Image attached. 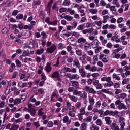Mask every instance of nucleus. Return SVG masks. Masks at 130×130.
Here are the masks:
<instances>
[{
	"instance_id": "6ab92c4d",
	"label": "nucleus",
	"mask_w": 130,
	"mask_h": 130,
	"mask_svg": "<svg viewBox=\"0 0 130 130\" xmlns=\"http://www.w3.org/2000/svg\"><path fill=\"white\" fill-rule=\"evenodd\" d=\"M21 103V99L20 98H16L14 101V104L15 105H18Z\"/></svg>"
},
{
	"instance_id": "58836bf2",
	"label": "nucleus",
	"mask_w": 130,
	"mask_h": 130,
	"mask_svg": "<svg viewBox=\"0 0 130 130\" xmlns=\"http://www.w3.org/2000/svg\"><path fill=\"white\" fill-rule=\"evenodd\" d=\"M63 69H64V71H65V73H71V68L69 67H64Z\"/></svg>"
},
{
	"instance_id": "680f3d73",
	"label": "nucleus",
	"mask_w": 130,
	"mask_h": 130,
	"mask_svg": "<svg viewBox=\"0 0 130 130\" xmlns=\"http://www.w3.org/2000/svg\"><path fill=\"white\" fill-rule=\"evenodd\" d=\"M93 42H96L95 45L96 46V47H98V45L100 44V42H99L98 39H95L94 40H93Z\"/></svg>"
},
{
	"instance_id": "f8f14e48",
	"label": "nucleus",
	"mask_w": 130,
	"mask_h": 130,
	"mask_svg": "<svg viewBox=\"0 0 130 130\" xmlns=\"http://www.w3.org/2000/svg\"><path fill=\"white\" fill-rule=\"evenodd\" d=\"M118 109H127V108L126 107V106L124 105V104L121 103L118 106Z\"/></svg>"
},
{
	"instance_id": "5701e85b",
	"label": "nucleus",
	"mask_w": 130,
	"mask_h": 130,
	"mask_svg": "<svg viewBox=\"0 0 130 130\" xmlns=\"http://www.w3.org/2000/svg\"><path fill=\"white\" fill-rule=\"evenodd\" d=\"M62 5L63 6H70L71 5V1L70 0H64Z\"/></svg>"
},
{
	"instance_id": "473e14b6",
	"label": "nucleus",
	"mask_w": 130,
	"mask_h": 130,
	"mask_svg": "<svg viewBox=\"0 0 130 130\" xmlns=\"http://www.w3.org/2000/svg\"><path fill=\"white\" fill-rule=\"evenodd\" d=\"M41 35H42L43 39H45L47 37V34H46V32L45 31H42L41 32Z\"/></svg>"
},
{
	"instance_id": "f03ea898",
	"label": "nucleus",
	"mask_w": 130,
	"mask_h": 130,
	"mask_svg": "<svg viewBox=\"0 0 130 130\" xmlns=\"http://www.w3.org/2000/svg\"><path fill=\"white\" fill-rule=\"evenodd\" d=\"M55 50H56V45H55L54 44H53L51 45V47L47 48L46 52L47 53L52 54L53 53Z\"/></svg>"
},
{
	"instance_id": "4468645a",
	"label": "nucleus",
	"mask_w": 130,
	"mask_h": 130,
	"mask_svg": "<svg viewBox=\"0 0 130 130\" xmlns=\"http://www.w3.org/2000/svg\"><path fill=\"white\" fill-rule=\"evenodd\" d=\"M118 114V112L116 110L113 111H110L109 115L110 116H116Z\"/></svg>"
},
{
	"instance_id": "0e129e2a",
	"label": "nucleus",
	"mask_w": 130,
	"mask_h": 130,
	"mask_svg": "<svg viewBox=\"0 0 130 130\" xmlns=\"http://www.w3.org/2000/svg\"><path fill=\"white\" fill-rule=\"evenodd\" d=\"M121 130H124L123 128H124V126H125V122H123L122 123H121Z\"/></svg>"
},
{
	"instance_id": "b1692460",
	"label": "nucleus",
	"mask_w": 130,
	"mask_h": 130,
	"mask_svg": "<svg viewBox=\"0 0 130 130\" xmlns=\"http://www.w3.org/2000/svg\"><path fill=\"white\" fill-rule=\"evenodd\" d=\"M69 98H70L71 100H72V101H73V102H77V101H78V99H77V98L74 96L69 95Z\"/></svg>"
},
{
	"instance_id": "f3484780",
	"label": "nucleus",
	"mask_w": 130,
	"mask_h": 130,
	"mask_svg": "<svg viewBox=\"0 0 130 130\" xmlns=\"http://www.w3.org/2000/svg\"><path fill=\"white\" fill-rule=\"evenodd\" d=\"M15 63L17 68H21L22 67V62L19 59L15 60Z\"/></svg>"
},
{
	"instance_id": "de8ad7c7",
	"label": "nucleus",
	"mask_w": 130,
	"mask_h": 130,
	"mask_svg": "<svg viewBox=\"0 0 130 130\" xmlns=\"http://www.w3.org/2000/svg\"><path fill=\"white\" fill-rule=\"evenodd\" d=\"M17 75H18V72L17 71H15L14 72H13L12 76V79H16V78L17 77Z\"/></svg>"
},
{
	"instance_id": "5fc2aeb1",
	"label": "nucleus",
	"mask_w": 130,
	"mask_h": 130,
	"mask_svg": "<svg viewBox=\"0 0 130 130\" xmlns=\"http://www.w3.org/2000/svg\"><path fill=\"white\" fill-rule=\"evenodd\" d=\"M34 125L36 127V128H38V127L40 126V124H39V121L34 122Z\"/></svg>"
},
{
	"instance_id": "ea45409f",
	"label": "nucleus",
	"mask_w": 130,
	"mask_h": 130,
	"mask_svg": "<svg viewBox=\"0 0 130 130\" xmlns=\"http://www.w3.org/2000/svg\"><path fill=\"white\" fill-rule=\"evenodd\" d=\"M44 14H45L44 11H40V14H39L40 18H42V19H44Z\"/></svg>"
},
{
	"instance_id": "603ef678",
	"label": "nucleus",
	"mask_w": 130,
	"mask_h": 130,
	"mask_svg": "<svg viewBox=\"0 0 130 130\" xmlns=\"http://www.w3.org/2000/svg\"><path fill=\"white\" fill-rule=\"evenodd\" d=\"M45 23H47L48 25H49L50 21V17H46L45 20Z\"/></svg>"
},
{
	"instance_id": "09e8293b",
	"label": "nucleus",
	"mask_w": 130,
	"mask_h": 130,
	"mask_svg": "<svg viewBox=\"0 0 130 130\" xmlns=\"http://www.w3.org/2000/svg\"><path fill=\"white\" fill-rule=\"evenodd\" d=\"M38 91V88L37 87H34L31 89V92L32 93H35L36 92H37Z\"/></svg>"
},
{
	"instance_id": "7ed1b4c3",
	"label": "nucleus",
	"mask_w": 130,
	"mask_h": 130,
	"mask_svg": "<svg viewBox=\"0 0 130 130\" xmlns=\"http://www.w3.org/2000/svg\"><path fill=\"white\" fill-rule=\"evenodd\" d=\"M84 89L88 94H96L97 92L95 91V89L93 87H90L89 86H85Z\"/></svg>"
},
{
	"instance_id": "423d86ee",
	"label": "nucleus",
	"mask_w": 130,
	"mask_h": 130,
	"mask_svg": "<svg viewBox=\"0 0 130 130\" xmlns=\"http://www.w3.org/2000/svg\"><path fill=\"white\" fill-rule=\"evenodd\" d=\"M72 64L73 67H76V68H77L78 69H80V68H81V64H80V61H79V60L77 59L74 60Z\"/></svg>"
},
{
	"instance_id": "79ce46f5",
	"label": "nucleus",
	"mask_w": 130,
	"mask_h": 130,
	"mask_svg": "<svg viewBox=\"0 0 130 130\" xmlns=\"http://www.w3.org/2000/svg\"><path fill=\"white\" fill-rule=\"evenodd\" d=\"M120 87V84H119V83L117 82L114 84V88L115 89H117Z\"/></svg>"
},
{
	"instance_id": "4be33fe9",
	"label": "nucleus",
	"mask_w": 130,
	"mask_h": 130,
	"mask_svg": "<svg viewBox=\"0 0 130 130\" xmlns=\"http://www.w3.org/2000/svg\"><path fill=\"white\" fill-rule=\"evenodd\" d=\"M23 18H24L23 14H18L16 17V20H21Z\"/></svg>"
},
{
	"instance_id": "8fccbe9b",
	"label": "nucleus",
	"mask_w": 130,
	"mask_h": 130,
	"mask_svg": "<svg viewBox=\"0 0 130 130\" xmlns=\"http://www.w3.org/2000/svg\"><path fill=\"white\" fill-rule=\"evenodd\" d=\"M69 116H71V117H75V114L73 112L69 111L68 113Z\"/></svg>"
},
{
	"instance_id": "4d7b16f0",
	"label": "nucleus",
	"mask_w": 130,
	"mask_h": 130,
	"mask_svg": "<svg viewBox=\"0 0 130 130\" xmlns=\"http://www.w3.org/2000/svg\"><path fill=\"white\" fill-rule=\"evenodd\" d=\"M76 53L77 54V55L81 56L82 55V50H76Z\"/></svg>"
},
{
	"instance_id": "c85d7f7f",
	"label": "nucleus",
	"mask_w": 130,
	"mask_h": 130,
	"mask_svg": "<svg viewBox=\"0 0 130 130\" xmlns=\"http://www.w3.org/2000/svg\"><path fill=\"white\" fill-rule=\"evenodd\" d=\"M64 19L65 20H67V21H72V20H73V17L72 16H70L68 15H66L64 16Z\"/></svg>"
},
{
	"instance_id": "c756f323",
	"label": "nucleus",
	"mask_w": 130,
	"mask_h": 130,
	"mask_svg": "<svg viewBox=\"0 0 130 130\" xmlns=\"http://www.w3.org/2000/svg\"><path fill=\"white\" fill-rule=\"evenodd\" d=\"M89 101L91 105H94V104H95V100L93 98H90L89 99Z\"/></svg>"
},
{
	"instance_id": "bb28decb",
	"label": "nucleus",
	"mask_w": 130,
	"mask_h": 130,
	"mask_svg": "<svg viewBox=\"0 0 130 130\" xmlns=\"http://www.w3.org/2000/svg\"><path fill=\"white\" fill-rule=\"evenodd\" d=\"M86 58L87 55L86 54H84L82 55L83 59L82 60V63H83V64H85V63H86L85 60Z\"/></svg>"
},
{
	"instance_id": "37998d69",
	"label": "nucleus",
	"mask_w": 130,
	"mask_h": 130,
	"mask_svg": "<svg viewBox=\"0 0 130 130\" xmlns=\"http://www.w3.org/2000/svg\"><path fill=\"white\" fill-rule=\"evenodd\" d=\"M18 13H20V11L15 10L13 11V12L12 13V16H17L18 15Z\"/></svg>"
},
{
	"instance_id": "49530a36",
	"label": "nucleus",
	"mask_w": 130,
	"mask_h": 130,
	"mask_svg": "<svg viewBox=\"0 0 130 130\" xmlns=\"http://www.w3.org/2000/svg\"><path fill=\"white\" fill-rule=\"evenodd\" d=\"M53 122L50 121L48 122V123L47 124V127H52L53 126Z\"/></svg>"
},
{
	"instance_id": "a19ab883",
	"label": "nucleus",
	"mask_w": 130,
	"mask_h": 130,
	"mask_svg": "<svg viewBox=\"0 0 130 130\" xmlns=\"http://www.w3.org/2000/svg\"><path fill=\"white\" fill-rule=\"evenodd\" d=\"M85 108L84 107H82L80 109V114L81 115H84L85 114Z\"/></svg>"
},
{
	"instance_id": "72a5a7b5",
	"label": "nucleus",
	"mask_w": 130,
	"mask_h": 130,
	"mask_svg": "<svg viewBox=\"0 0 130 130\" xmlns=\"http://www.w3.org/2000/svg\"><path fill=\"white\" fill-rule=\"evenodd\" d=\"M89 12L92 14H97L98 13V10L91 9L89 10Z\"/></svg>"
},
{
	"instance_id": "f257e3e1",
	"label": "nucleus",
	"mask_w": 130,
	"mask_h": 130,
	"mask_svg": "<svg viewBox=\"0 0 130 130\" xmlns=\"http://www.w3.org/2000/svg\"><path fill=\"white\" fill-rule=\"evenodd\" d=\"M24 28V23L20 22L18 25L13 24L12 26V29L14 31V34H18L20 32V30H23ZM19 29L20 30H19Z\"/></svg>"
},
{
	"instance_id": "338daca9",
	"label": "nucleus",
	"mask_w": 130,
	"mask_h": 130,
	"mask_svg": "<svg viewBox=\"0 0 130 130\" xmlns=\"http://www.w3.org/2000/svg\"><path fill=\"white\" fill-rule=\"evenodd\" d=\"M102 88V85H101V83H99L98 84L96 85V89L98 90H100Z\"/></svg>"
},
{
	"instance_id": "13d9d810",
	"label": "nucleus",
	"mask_w": 130,
	"mask_h": 130,
	"mask_svg": "<svg viewBox=\"0 0 130 130\" xmlns=\"http://www.w3.org/2000/svg\"><path fill=\"white\" fill-rule=\"evenodd\" d=\"M121 93V89H116V91L115 92V95H118V94H120Z\"/></svg>"
},
{
	"instance_id": "1a4fd4ad",
	"label": "nucleus",
	"mask_w": 130,
	"mask_h": 130,
	"mask_svg": "<svg viewBox=\"0 0 130 130\" xmlns=\"http://www.w3.org/2000/svg\"><path fill=\"white\" fill-rule=\"evenodd\" d=\"M71 83H72V87H74L78 89L79 88V82L77 81H71Z\"/></svg>"
},
{
	"instance_id": "4c0bfd02",
	"label": "nucleus",
	"mask_w": 130,
	"mask_h": 130,
	"mask_svg": "<svg viewBox=\"0 0 130 130\" xmlns=\"http://www.w3.org/2000/svg\"><path fill=\"white\" fill-rule=\"evenodd\" d=\"M59 58H60V57H57L56 62L54 64V67H59Z\"/></svg>"
},
{
	"instance_id": "dca6fc26",
	"label": "nucleus",
	"mask_w": 130,
	"mask_h": 130,
	"mask_svg": "<svg viewBox=\"0 0 130 130\" xmlns=\"http://www.w3.org/2000/svg\"><path fill=\"white\" fill-rule=\"evenodd\" d=\"M19 125H16L15 124H12V126L10 130H17L19 129Z\"/></svg>"
},
{
	"instance_id": "412c9836",
	"label": "nucleus",
	"mask_w": 130,
	"mask_h": 130,
	"mask_svg": "<svg viewBox=\"0 0 130 130\" xmlns=\"http://www.w3.org/2000/svg\"><path fill=\"white\" fill-rule=\"evenodd\" d=\"M121 50H122V48L121 47L115 49L113 51V54H116V53H118V52H119V51H121Z\"/></svg>"
},
{
	"instance_id": "393cba45",
	"label": "nucleus",
	"mask_w": 130,
	"mask_h": 130,
	"mask_svg": "<svg viewBox=\"0 0 130 130\" xmlns=\"http://www.w3.org/2000/svg\"><path fill=\"white\" fill-rule=\"evenodd\" d=\"M71 80H79V77H78V74H73L70 78Z\"/></svg>"
},
{
	"instance_id": "7c9ffc66",
	"label": "nucleus",
	"mask_w": 130,
	"mask_h": 130,
	"mask_svg": "<svg viewBox=\"0 0 130 130\" xmlns=\"http://www.w3.org/2000/svg\"><path fill=\"white\" fill-rule=\"evenodd\" d=\"M80 128L81 130L87 129V126H86V123H82L80 126Z\"/></svg>"
},
{
	"instance_id": "a878e982",
	"label": "nucleus",
	"mask_w": 130,
	"mask_h": 130,
	"mask_svg": "<svg viewBox=\"0 0 130 130\" xmlns=\"http://www.w3.org/2000/svg\"><path fill=\"white\" fill-rule=\"evenodd\" d=\"M43 110V108H42L39 109V110L38 111V115H39L40 116H42V115H43V114H44V112H42Z\"/></svg>"
},
{
	"instance_id": "9b49d317",
	"label": "nucleus",
	"mask_w": 130,
	"mask_h": 130,
	"mask_svg": "<svg viewBox=\"0 0 130 130\" xmlns=\"http://www.w3.org/2000/svg\"><path fill=\"white\" fill-rule=\"evenodd\" d=\"M62 32L63 33V35L66 36V37H70L71 35H72V32L68 31L67 30H63Z\"/></svg>"
},
{
	"instance_id": "bf43d9fd",
	"label": "nucleus",
	"mask_w": 130,
	"mask_h": 130,
	"mask_svg": "<svg viewBox=\"0 0 130 130\" xmlns=\"http://www.w3.org/2000/svg\"><path fill=\"white\" fill-rule=\"evenodd\" d=\"M102 62H104V63H106V62H108V57H104L102 59Z\"/></svg>"
},
{
	"instance_id": "052dcab7",
	"label": "nucleus",
	"mask_w": 130,
	"mask_h": 130,
	"mask_svg": "<svg viewBox=\"0 0 130 130\" xmlns=\"http://www.w3.org/2000/svg\"><path fill=\"white\" fill-rule=\"evenodd\" d=\"M122 21H123V18L120 17V18H118V19H117V22L118 24H120V23H121Z\"/></svg>"
},
{
	"instance_id": "2eb2a0df",
	"label": "nucleus",
	"mask_w": 130,
	"mask_h": 130,
	"mask_svg": "<svg viewBox=\"0 0 130 130\" xmlns=\"http://www.w3.org/2000/svg\"><path fill=\"white\" fill-rule=\"evenodd\" d=\"M86 39H84L83 37L80 38L78 39V43H86Z\"/></svg>"
},
{
	"instance_id": "2f4dec72",
	"label": "nucleus",
	"mask_w": 130,
	"mask_h": 130,
	"mask_svg": "<svg viewBox=\"0 0 130 130\" xmlns=\"http://www.w3.org/2000/svg\"><path fill=\"white\" fill-rule=\"evenodd\" d=\"M49 25H52V26H57V20H55L53 21H51Z\"/></svg>"
},
{
	"instance_id": "c03bdc74",
	"label": "nucleus",
	"mask_w": 130,
	"mask_h": 130,
	"mask_svg": "<svg viewBox=\"0 0 130 130\" xmlns=\"http://www.w3.org/2000/svg\"><path fill=\"white\" fill-rule=\"evenodd\" d=\"M67 10H68V9H67L64 7H62L59 10V13H64V12H67Z\"/></svg>"
},
{
	"instance_id": "6e6552de",
	"label": "nucleus",
	"mask_w": 130,
	"mask_h": 130,
	"mask_svg": "<svg viewBox=\"0 0 130 130\" xmlns=\"http://www.w3.org/2000/svg\"><path fill=\"white\" fill-rule=\"evenodd\" d=\"M58 77H60V75L59 74V72L58 71H55L51 75L52 79H57Z\"/></svg>"
},
{
	"instance_id": "a211bd4d",
	"label": "nucleus",
	"mask_w": 130,
	"mask_h": 130,
	"mask_svg": "<svg viewBox=\"0 0 130 130\" xmlns=\"http://www.w3.org/2000/svg\"><path fill=\"white\" fill-rule=\"evenodd\" d=\"M30 51L29 50H27V51H24L22 53V56L24 57H26V56H29L30 55Z\"/></svg>"
},
{
	"instance_id": "aec40b11",
	"label": "nucleus",
	"mask_w": 130,
	"mask_h": 130,
	"mask_svg": "<svg viewBox=\"0 0 130 130\" xmlns=\"http://www.w3.org/2000/svg\"><path fill=\"white\" fill-rule=\"evenodd\" d=\"M44 52V50L43 48H42L41 49H38L36 51V53L38 54V55H40V54H42Z\"/></svg>"
},
{
	"instance_id": "69168bd1",
	"label": "nucleus",
	"mask_w": 130,
	"mask_h": 130,
	"mask_svg": "<svg viewBox=\"0 0 130 130\" xmlns=\"http://www.w3.org/2000/svg\"><path fill=\"white\" fill-rule=\"evenodd\" d=\"M23 122V118H19L15 121L16 123H19V122Z\"/></svg>"
},
{
	"instance_id": "ddd939ff",
	"label": "nucleus",
	"mask_w": 130,
	"mask_h": 130,
	"mask_svg": "<svg viewBox=\"0 0 130 130\" xmlns=\"http://www.w3.org/2000/svg\"><path fill=\"white\" fill-rule=\"evenodd\" d=\"M105 120L106 122V124L108 125H110V124H111V122H112V121L110 120V117H105Z\"/></svg>"
},
{
	"instance_id": "0eeeda50",
	"label": "nucleus",
	"mask_w": 130,
	"mask_h": 130,
	"mask_svg": "<svg viewBox=\"0 0 130 130\" xmlns=\"http://www.w3.org/2000/svg\"><path fill=\"white\" fill-rule=\"evenodd\" d=\"M79 72L80 74H81V76L82 77V78H85L86 76L87 73H86V71H85V69L83 67H81L79 70Z\"/></svg>"
},
{
	"instance_id": "9d476101",
	"label": "nucleus",
	"mask_w": 130,
	"mask_h": 130,
	"mask_svg": "<svg viewBox=\"0 0 130 130\" xmlns=\"http://www.w3.org/2000/svg\"><path fill=\"white\" fill-rule=\"evenodd\" d=\"M27 111L28 112L30 113L31 116L35 117V114H36V109H32V110L28 109Z\"/></svg>"
},
{
	"instance_id": "e433bc0d",
	"label": "nucleus",
	"mask_w": 130,
	"mask_h": 130,
	"mask_svg": "<svg viewBox=\"0 0 130 130\" xmlns=\"http://www.w3.org/2000/svg\"><path fill=\"white\" fill-rule=\"evenodd\" d=\"M9 31L8 29V28L6 27H5L2 30V34H6L7 32Z\"/></svg>"
},
{
	"instance_id": "a18cd8bd",
	"label": "nucleus",
	"mask_w": 130,
	"mask_h": 130,
	"mask_svg": "<svg viewBox=\"0 0 130 130\" xmlns=\"http://www.w3.org/2000/svg\"><path fill=\"white\" fill-rule=\"evenodd\" d=\"M96 123L98 125H99L100 126H101V125H102V121L100 120V119H98L96 120Z\"/></svg>"
},
{
	"instance_id": "39448f33",
	"label": "nucleus",
	"mask_w": 130,
	"mask_h": 130,
	"mask_svg": "<svg viewBox=\"0 0 130 130\" xmlns=\"http://www.w3.org/2000/svg\"><path fill=\"white\" fill-rule=\"evenodd\" d=\"M52 70V68L51 67V63L48 62L45 67V71H46V73H50Z\"/></svg>"
},
{
	"instance_id": "c9c22d12",
	"label": "nucleus",
	"mask_w": 130,
	"mask_h": 130,
	"mask_svg": "<svg viewBox=\"0 0 130 130\" xmlns=\"http://www.w3.org/2000/svg\"><path fill=\"white\" fill-rule=\"evenodd\" d=\"M38 93H40L41 95H43V94H45V92H44V90L43 88H39L38 89Z\"/></svg>"
},
{
	"instance_id": "6e6d98bb",
	"label": "nucleus",
	"mask_w": 130,
	"mask_h": 130,
	"mask_svg": "<svg viewBox=\"0 0 130 130\" xmlns=\"http://www.w3.org/2000/svg\"><path fill=\"white\" fill-rule=\"evenodd\" d=\"M20 93H21V90L17 89L14 92V95H16L17 96H18V95H19Z\"/></svg>"
},
{
	"instance_id": "e2e57ef3",
	"label": "nucleus",
	"mask_w": 130,
	"mask_h": 130,
	"mask_svg": "<svg viewBox=\"0 0 130 130\" xmlns=\"http://www.w3.org/2000/svg\"><path fill=\"white\" fill-rule=\"evenodd\" d=\"M84 29V26L82 25V24L80 25L77 27V30H79V31H82Z\"/></svg>"
},
{
	"instance_id": "cd10ccee",
	"label": "nucleus",
	"mask_w": 130,
	"mask_h": 130,
	"mask_svg": "<svg viewBox=\"0 0 130 130\" xmlns=\"http://www.w3.org/2000/svg\"><path fill=\"white\" fill-rule=\"evenodd\" d=\"M90 129L91 130H99V127L97 126V125L95 124H93L90 127Z\"/></svg>"
},
{
	"instance_id": "20e7f679",
	"label": "nucleus",
	"mask_w": 130,
	"mask_h": 130,
	"mask_svg": "<svg viewBox=\"0 0 130 130\" xmlns=\"http://www.w3.org/2000/svg\"><path fill=\"white\" fill-rule=\"evenodd\" d=\"M41 5V0H34L32 2V8L33 9H37V6H40Z\"/></svg>"
},
{
	"instance_id": "3c124183",
	"label": "nucleus",
	"mask_w": 130,
	"mask_h": 130,
	"mask_svg": "<svg viewBox=\"0 0 130 130\" xmlns=\"http://www.w3.org/2000/svg\"><path fill=\"white\" fill-rule=\"evenodd\" d=\"M52 4H53V0H50V1L48 3L47 7H49L51 8Z\"/></svg>"
},
{
	"instance_id": "774afa93",
	"label": "nucleus",
	"mask_w": 130,
	"mask_h": 130,
	"mask_svg": "<svg viewBox=\"0 0 130 130\" xmlns=\"http://www.w3.org/2000/svg\"><path fill=\"white\" fill-rule=\"evenodd\" d=\"M126 53H124L121 56L120 59H124V58H126Z\"/></svg>"
},
{
	"instance_id": "864d4df0",
	"label": "nucleus",
	"mask_w": 130,
	"mask_h": 130,
	"mask_svg": "<svg viewBox=\"0 0 130 130\" xmlns=\"http://www.w3.org/2000/svg\"><path fill=\"white\" fill-rule=\"evenodd\" d=\"M42 46H43V47H44V46H45V45H46V40L45 39H43L42 40Z\"/></svg>"
},
{
	"instance_id": "f704fd0d",
	"label": "nucleus",
	"mask_w": 130,
	"mask_h": 130,
	"mask_svg": "<svg viewBox=\"0 0 130 130\" xmlns=\"http://www.w3.org/2000/svg\"><path fill=\"white\" fill-rule=\"evenodd\" d=\"M69 122V117L66 116L63 118V123H67V122Z\"/></svg>"
}]
</instances>
